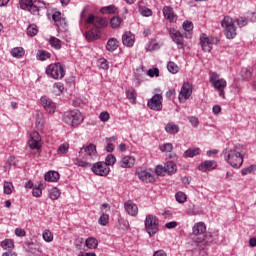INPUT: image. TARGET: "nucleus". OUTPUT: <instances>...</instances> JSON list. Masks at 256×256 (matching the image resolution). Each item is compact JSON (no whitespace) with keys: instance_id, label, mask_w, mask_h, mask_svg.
Here are the masks:
<instances>
[{"instance_id":"nucleus-26","label":"nucleus","mask_w":256,"mask_h":256,"mask_svg":"<svg viewBox=\"0 0 256 256\" xmlns=\"http://www.w3.org/2000/svg\"><path fill=\"white\" fill-rule=\"evenodd\" d=\"M100 35H101V32L99 31V29L94 28V29L86 32V39L88 41H97V39H99Z\"/></svg>"},{"instance_id":"nucleus-57","label":"nucleus","mask_w":256,"mask_h":256,"mask_svg":"<svg viewBox=\"0 0 256 256\" xmlns=\"http://www.w3.org/2000/svg\"><path fill=\"white\" fill-rule=\"evenodd\" d=\"M184 31H193V22L191 21H185L182 25Z\"/></svg>"},{"instance_id":"nucleus-46","label":"nucleus","mask_w":256,"mask_h":256,"mask_svg":"<svg viewBox=\"0 0 256 256\" xmlns=\"http://www.w3.org/2000/svg\"><path fill=\"white\" fill-rule=\"evenodd\" d=\"M115 11H117L115 6H107V7L101 8L100 13H103L106 15H111V14L115 13Z\"/></svg>"},{"instance_id":"nucleus-29","label":"nucleus","mask_w":256,"mask_h":256,"mask_svg":"<svg viewBox=\"0 0 256 256\" xmlns=\"http://www.w3.org/2000/svg\"><path fill=\"white\" fill-rule=\"evenodd\" d=\"M165 131L170 135H177V133L179 132V125H176L175 123L170 122L165 126Z\"/></svg>"},{"instance_id":"nucleus-17","label":"nucleus","mask_w":256,"mask_h":256,"mask_svg":"<svg viewBox=\"0 0 256 256\" xmlns=\"http://www.w3.org/2000/svg\"><path fill=\"white\" fill-rule=\"evenodd\" d=\"M215 169H217V161L215 160H206L198 166V170L202 171V173H207V171H213Z\"/></svg>"},{"instance_id":"nucleus-22","label":"nucleus","mask_w":256,"mask_h":256,"mask_svg":"<svg viewBox=\"0 0 256 256\" xmlns=\"http://www.w3.org/2000/svg\"><path fill=\"white\" fill-rule=\"evenodd\" d=\"M120 167L122 169H131L133 165H135V157L132 156H124L120 162H119Z\"/></svg>"},{"instance_id":"nucleus-19","label":"nucleus","mask_w":256,"mask_h":256,"mask_svg":"<svg viewBox=\"0 0 256 256\" xmlns=\"http://www.w3.org/2000/svg\"><path fill=\"white\" fill-rule=\"evenodd\" d=\"M85 152V159H97V147L94 144H90L83 147L80 153Z\"/></svg>"},{"instance_id":"nucleus-7","label":"nucleus","mask_w":256,"mask_h":256,"mask_svg":"<svg viewBox=\"0 0 256 256\" xmlns=\"http://www.w3.org/2000/svg\"><path fill=\"white\" fill-rule=\"evenodd\" d=\"M219 43L218 37L207 36L206 34H201L200 36V45L203 51L209 53L213 49V45Z\"/></svg>"},{"instance_id":"nucleus-28","label":"nucleus","mask_w":256,"mask_h":256,"mask_svg":"<svg viewBox=\"0 0 256 256\" xmlns=\"http://www.w3.org/2000/svg\"><path fill=\"white\" fill-rule=\"evenodd\" d=\"M164 168L168 175H175L177 173V164L173 161L166 162Z\"/></svg>"},{"instance_id":"nucleus-35","label":"nucleus","mask_w":256,"mask_h":256,"mask_svg":"<svg viewBox=\"0 0 256 256\" xmlns=\"http://www.w3.org/2000/svg\"><path fill=\"white\" fill-rule=\"evenodd\" d=\"M94 27H96V29L107 27V19L96 17Z\"/></svg>"},{"instance_id":"nucleus-25","label":"nucleus","mask_w":256,"mask_h":256,"mask_svg":"<svg viewBox=\"0 0 256 256\" xmlns=\"http://www.w3.org/2000/svg\"><path fill=\"white\" fill-rule=\"evenodd\" d=\"M205 231H207V226L203 222L196 223L192 228L193 235H203Z\"/></svg>"},{"instance_id":"nucleus-47","label":"nucleus","mask_w":256,"mask_h":256,"mask_svg":"<svg viewBox=\"0 0 256 256\" xmlns=\"http://www.w3.org/2000/svg\"><path fill=\"white\" fill-rule=\"evenodd\" d=\"M43 184H39L38 187L33 188L32 195L33 197H40L43 195Z\"/></svg>"},{"instance_id":"nucleus-3","label":"nucleus","mask_w":256,"mask_h":256,"mask_svg":"<svg viewBox=\"0 0 256 256\" xmlns=\"http://www.w3.org/2000/svg\"><path fill=\"white\" fill-rule=\"evenodd\" d=\"M221 26L225 29L227 39H235L237 37V28L235 27V20L229 16H225L221 22Z\"/></svg>"},{"instance_id":"nucleus-54","label":"nucleus","mask_w":256,"mask_h":256,"mask_svg":"<svg viewBox=\"0 0 256 256\" xmlns=\"http://www.w3.org/2000/svg\"><path fill=\"white\" fill-rule=\"evenodd\" d=\"M219 74L217 72L209 73V82L213 85L216 81H220Z\"/></svg>"},{"instance_id":"nucleus-12","label":"nucleus","mask_w":256,"mask_h":256,"mask_svg":"<svg viewBox=\"0 0 256 256\" xmlns=\"http://www.w3.org/2000/svg\"><path fill=\"white\" fill-rule=\"evenodd\" d=\"M40 102L42 107L45 109L47 113H55V110L57 109V105L49 97L42 96L40 99Z\"/></svg>"},{"instance_id":"nucleus-40","label":"nucleus","mask_w":256,"mask_h":256,"mask_svg":"<svg viewBox=\"0 0 256 256\" xmlns=\"http://www.w3.org/2000/svg\"><path fill=\"white\" fill-rule=\"evenodd\" d=\"M116 161L117 159L115 158V155L109 154L105 158L104 165H106V167H111V165H115Z\"/></svg>"},{"instance_id":"nucleus-55","label":"nucleus","mask_w":256,"mask_h":256,"mask_svg":"<svg viewBox=\"0 0 256 256\" xmlns=\"http://www.w3.org/2000/svg\"><path fill=\"white\" fill-rule=\"evenodd\" d=\"M98 223H100L103 227L109 223V215L108 214H102L98 220Z\"/></svg>"},{"instance_id":"nucleus-33","label":"nucleus","mask_w":256,"mask_h":256,"mask_svg":"<svg viewBox=\"0 0 256 256\" xmlns=\"http://www.w3.org/2000/svg\"><path fill=\"white\" fill-rule=\"evenodd\" d=\"M1 247L5 250H11L15 248V242L12 239H5L1 242Z\"/></svg>"},{"instance_id":"nucleus-43","label":"nucleus","mask_w":256,"mask_h":256,"mask_svg":"<svg viewBox=\"0 0 256 256\" xmlns=\"http://www.w3.org/2000/svg\"><path fill=\"white\" fill-rule=\"evenodd\" d=\"M37 33H39V30L37 29V25L32 24L27 28V35H29V37H35Z\"/></svg>"},{"instance_id":"nucleus-45","label":"nucleus","mask_w":256,"mask_h":256,"mask_svg":"<svg viewBox=\"0 0 256 256\" xmlns=\"http://www.w3.org/2000/svg\"><path fill=\"white\" fill-rule=\"evenodd\" d=\"M68 151H69V144L68 143L61 144L57 149L58 155H65V153H67Z\"/></svg>"},{"instance_id":"nucleus-37","label":"nucleus","mask_w":256,"mask_h":256,"mask_svg":"<svg viewBox=\"0 0 256 256\" xmlns=\"http://www.w3.org/2000/svg\"><path fill=\"white\" fill-rule=\"evenodd\" d=\"M13 189H15V187L13 186V183L4 182L3 192L5 195H11V193H13Z\"/></svg>"},{"instance_id":"nucleus-63","label":"nucleus","mask_w":256,"mask_h":256,"mask_svg":"<svg viewBox=\"0 0 256 256\" xmlns=\"http://www.w3.org/2000/svg\"><path fill=\"white\" fill-rule=\"evenodd\" d=\"M118 221H119L120 229H127L129 227V222L127 220L119 219Z\"/></svg>"},{"instance_id":"nucleus-51","label":"nucleus","mask_w":256,"mask_h":256,"mask_svg":"<svg viewBox=\"0 0 256 256\" xmlns=\"http://www.w3.org/2000/svg\"><path fill=\"white\" fill-rule=\"evenodd\" d=\"M160 151H162L163 153H171V151H173V144L171 143H166L160 146Z\"/></svg>"},{"instance_id":"nucleus-4","label":"nucleus","mask_w":256,"mask_h":256,"mask_svg":"<svg viewBox=\"0 0 256 256\" xmlns=\"http://www.w3.org/2000/svg\"><path fill=\"white\" fill-rule=\"evenodd\" d=\"M145 229L150 237L157 235L159 232V218L153 214H149L145 219Z\"/></svg>"},{"instance_id":"nucleus-8","label":"nucleus","mask_w":256,"mask_h":256,"mask_svg":"<svg viewBox=\"0 0 256 256\" xmlns=\"http://www.w3.org/2000/svg\"><path fill=\"white\" fill-rule=\"evenodd\" d=\"M91 169L95 175L100 177H107L111 171V168L105 162H97L92 165Z\"/></svg>"},{"instance_id":"nucleus-36","label":"nucleus","mask_w":256,"mask_h":256,"mask_svg":"<svg viewBox=\"0 0 256 256\" xmlns=\"http://www.w3.org/2000/svg\"><path fill=\"white\" fill-rule=\"evenodd\" d=\"M36 57L39 61H47L51 57V54L45 50H40Z\"/></svg>"},{"instance_id":"nucleus-49","label":"nucleus","mask_w":256,"mask_h":256,"mask_svg":"<svg viewBox=\"0 0 256 256\" xmlns=\"http://www.w3.org/2000/svg\"><path fill=\"white\" fill-rule=\"evenodd\" d=\"M139 13L143 15V17H151L153 15V11L147 7H140Z\"/></svg>"},{"instance_id":"nucleus-59","label":"nucleus","mask_w":256,"mask_h":256,"mask_svg":"<svg viewBox=\"0 0 256 256\" xmlns=\"http://www.w3.org/2000/svg\"><path fill=\"white\" fill-rule=\"evenodd\" d=\"M147 75H149V77H159V68L148 70Z\"/></svg>"},{"instance_id":"nucleus-2","label":"nucleus","mask_w":256,"mask_h":256,"mask_svg":"<svg viewBox=\"0 0 256 256\" xmlns=\"http://www.w3.org/2000/svg\"><path fill=\"white\" fill-rule=\"evenodd\" d=\"M20 8L29 11L32 15H39V10L45 8V4L39 0H19Z\"/></svg>"},{"instance_id":"nucleus-58","label":"nucleus","mask_w":256,"mask_h":256,"mask_svg":"<svg viewBox=\"0 0 256 256\" xmlns=\"http://www.w3.org/2000/svg\"><path fill=\"white\" fill-rule=\"evenodd\" d=\"M74 164L78 167H91V164L79 159L74 160Z\"/></svg>"},{"instance_id":"nucleus-6","label":"nucleus","mask_w":256,"mask_h":256,"mask_svg":"<svg viewBox=\"0 0 256 256\" xmlns=\"http://www.w3.org/2000/svg\"><path fill=\"white\" fill-rule=\"evenodd\" d=\"M83 114L79 110H72L64 114V123L70 125V127H75V125H81L83 123Z\"/></svg>"},{"instance_id":"nucleus-56","label":"nucleus","mask_w":256,"mask_h":256,"mask_svg":"<svg viewBox=\"0 0 256 256\" xmlns=\"http://www.w3.org/2000/svg\"><path fill=\"white\" fill-rule=\"evenodd\" d=\"M165 173H167L165 170V166H162V165L156 166V168H155L156 175L163 177V176H165Z\"/></svg>"},{"instance_id":"nucleus-9","label":"nucleus","mask_w":256,"mask_h":256,"mask_svg":"<svg viewBox=\"0 0 256 256\" xmlns=\"http://www.w3.org/2000/svg\"><path fill=\"white\" fill-rule=\"evenodd\" d=\"M148 107L152 111H161L163 109V96L161 94H155L148 100Z\"/></svg>"},{"instance_id":"nucleus-11","label":"nucleus","mask_w":256,"mask_h":256,"mask_svg":"<svg viewBox=\"0 0 256 256\" xmlns=\"http://www.w3.org/2000/svg\"><path fill=\"white\" fill-rule=\"evenodd\" d=\"M136 174L143 183H155V173L153 170H140Z\"/></svg>"},{"instance_id":"nucleus-10","label":"nucleus","mask_w":256,"mask_h":256,"mask_svg":"<svg viewBox=\"0 0 256 256\" xmlns=\"http://www.w3.org/2000/svg\"><path fill=\"white\" fill-rule=\"evenodd\" d=\"M193 93V86L189 82H184V84L181 87V91L179 93L178 99L182 103H185L189 97H191Z\"/></svg>"},{"instance_id":"nucleus-61","label":"nucleus","mask_w":256,"mask_h":256,"mask_svg":"<svg viewBox=\"0 0 256 256\" xmlns=\"http://www.w3.org/2000/svg\"><path fill=\"white\" fill-rule=\"evenodd\" d=\"M167 99H170V101H173L175 99V89H170L166 92Z\"/></svg>"},{"instance_id":"nucleus-14","label":"nucleus","mask_w":256,"mask_h":256,"mask_svg":"<svg viewBox=\"0 0 256 256\" xmlns=\"http://www.w3.org/2000/svg\"><path fill=\"white\" fill-rule=\"evenodd\" d=\"M28 144L30 149H41V135H39V132L34 131L30 134Z\"/></svg>"},{"instance_id":"nucleus-42","label":"nucleus","mask_w":256,"mask_h":256,"mask_svg":"<svg viewBox=\"0 0 256 256\" xmlns=\"http://www.w3.org/2000/svg\"><path fill=\"white\" fill-rule=\"evenodd\" d=\"M255 171H256V164H252L246 168H243L241 170V173L243 176H245V175H250V173H255Z\"/></svg>"},{"instance_id":"nucleus-62","label":"nucleus","mask_w":256,"mask_h":256,"mask_svg":"<svg viewBox=\"0 0 256 256\" xmlns=\"http://www.w3.org/2000/svg\"><path fill=\"white\" fill-rule=\"evenodd\" d=\"M97 19V17H95L93 14H90L88 16V18L86 19V23L88 25H95V20Z\"/></svg>"},{"instance_id":"nucleus-50","label":"nucleus","mask_w":256,"mask_h":256,"mask_svg":"<svg viewBox=\"0 0 256 256\" xmlns=\"http://www.w3.org/2000/svg\"><path fill=\"white\" fill-rule=\"evenodd\" d=\"M241 75L245 81H249V79L252 77L253 74L251 73V70L247 68H243L241 71Z\"/></svg>"},{"instance_id":"nucleus-32","label":"nucleus","mask_w":256,"mask_h":256,"mask_svg":"<svg viewBox=\"0 0 256 256\" xmlns=\"http://www.w3.org/2000/svg\"><path fill=\"white\" fill-rule=\"evenodd\" d=\"M126 97L130 101V103H135L137 99V91H135V89L126 90Z\"/></svg>"},{"instance_id":"nucleus-60","label":"nucleus","mask_w":256,"mask_h":256,"mask_svg":"<svg viewBox=\"0 0 256 256\" xmlns=\"http://www.w3.org/2000/svg\"><path fill=\"white\" fill-rule=\"evenodd\" d=\"M188 120L190 121L192 126H194V127L199 126V118L198 117L190 116V117H188Z\"/></svg>"},{"instance_id":"nucleus-31","label":"nucleus","mask_w":256,"mask_h":256,"mask_svg":"<svg viewBox=\"0 0 256 256\" xmlns=\"http://www.w3.org/2000/svg\"><path fill=\"white\" fill-rule=\"evenodd\" d=\"M12 57H16L17 59H20V57H23L25 55V49L23 47H16L11 50Z\"/></svg>"},{"instance_id":"nucleus-39","label":"nucleus","mask_w":256,"mask_h":256,"mask_svg":"<svg viewBox=\"0 0 256 256\" xmlns=\"http://www.w3.org/2000/svg\"><path fill=\"white\" fill-rule=\"evenodd\" d=\"M49 197H50V199H52V201H57V199H59V197H61V191H59V189H57V188H52L50 190Z\"/></svg>"},{"instance_id":"nucleus-52","label":"nucleus","mask_w":256,"mask_h":256,"mask_svg":"<svg viewBox=\"0 0 256 256\" xmlns=\"http://www.w3.org/2000/svg\"><path fill=\"white\" fill-rule=\"evenodd\" d=\"M175 197L178 203H185V201H187V195H185L184 192L176 193Z\"/></svg>"},{"instance_id":"nucleus-23","label":"nucleus","mask_w":256,"mask_h":256,"mask_svg":"<svg viewBox=\"0 0 256 256\" xmlns=\"http://www.w3.org/2000/svg\"><path fill=\"white\" fill-rule=\"evenodd\" d=\"M122 43L126 47H133L135 44V35H133L131 32H126L122 35Z\"/></svg>"},{"instance_id":"nucleus-20","label":"nucleus","mask_w":256,"mask_h":256,"mask_svg":"<svg viewBox=\"0 0 256 256\" xmlns=\"http://www.w3.org/2000/svg\"><path fill=\"white\" fill-rule=\"evenodd\" d=\"M214 89H217L219 96L225 99V88L227 87V81L223 78H220L218 81L212 84Z\"/></svg>"},{"instance_id":"nucleus-21","label":"nucleus","mask_w":256,"mask_h":256,"mask_svg":"<svg viewBox=\"0 0 256 256\" xmlns=\"http://www.w3.org/2000/svg\"><path fill=\"white\" fill-rule=\"evenodd\" d=\"M162 11L165 19L171 21V23H177V16L170 6H165Z\"/></svg>"},{"instance_id":"nucleus-38","label":"nucleus","mask_w":256,"mask_h":256,"mask_svg":"<svg viewBox=\"0 0 256 256\" xmlns=\"http://www.w3.org/2000/svg\"><path fill=\"white\" fill-rule=\"evenodd\" d=\"M49 44L51 45V47H53L54 49H61V40H59L56 37H50L49 39Z\"/></svg>"},{"instance_id":"nucleus-53","label":"nucleus","mask_w":256,"mask_h":256,"mask_svg":"<svg viewBox=\"0 0 256 256\" xmlns=\"http://www.w3.org/2000/svg\"><path fill=\"white\" fill-rule=\"evenodd\" d=\"M99 119H100V121H102V123H107V121H109V119H111V115L109 114V112L103 111L100 113Z\"/></svg>"},{"instance_id":"nucleus-24","label":"nucleus","mask_w":256,"mask_h":256,"mask_svg":"<svg viewBox=\"0 0 256 256\" xmlns=\"http://www.w3.org/2000/svg\"><path fill=\"white\" fill-rule=\"evenodd\" d=\"M59 172L57 171H49L45 174L44 179L45 181H48L49 183H57L60 179Z\"/></svg>"},{"instance_id":"nucleus-27","label":"nucleus","mask_w":256,"mask_h":256,"mask_svg":"<svg viewBox=\"0 0 256 256\" xmlns=\"http://www.w3.org/2000/svg\"><path fill=\"white\" fill-rule=\"evenodd\" d=\"M106 49H107V51H110L111 53H113V51H117V49H119V42H118V40L115 39V38H110L107 41Z\"/></svg>"},{"instance_id":"nucleus-48","label":"nucleus","mask_w":256,"mask_h":256,"mask_svg":"<svg viewBox=\"0 0 256 256\" xmlns=\"http://www.w3.org/2000/svg\"><path fill=\"white\" fill-rule=\"evenodd\" d=\"M110 25H111L112 29H117V27H119V25H121V19L119 18V16H114L110 20Z\"/></svg>"},{"instance_id":"nucleus-5","label":"nucleus","mask_w":256,"mask_h":256,"mask_svg":"<svg viewBox=\"0 0 256 256\" xmlns=\"http://www.w3.org/2000/svg\"><path fill=\"white\" fill-rule=\"evenodd\" d=\"M46 75L52 79H63L65 77V68L61 63H52L47 66Z\"/></svg>"},{"instance_id":"nucleus-44","label":"nucleus","mask_w":256,"mask_h":256,"mask_svg":"<svg viewBox=\"0 0 256 256\" xmlns=\"http://www.w3.org/2000/svg\"><path fill=\"white\" fill-rule=\"evenodd\" d=\"M42 237L46 243H51L53 241V232L50 230H45L42 234Z\"/></svg>"},{"instance_id":"nucleus-15","label":"nucleus","mask_w":256,"mask_h":256,"mask_svg":"<svg viewBox=\"0 0 256 256\" xmlns=\"http://www.w3.org/2000/svg\"><path fill=\"white\" fill-rule=\"evenodd\" d=\"M52 19L58 29L65 31V29L67 28V20H65V18L61 16V12H54L52 15Z\"/></svg>"},{"instance_id":"nucleus-18","label":"nucleus","mask_w":256,"mask_h":256,"mask_svg":"<svg viewBox=\"0 0 256 256\" xmlns=\"http://www.w3.org/2000/svg\"><path fill=\"white\" fill-rule=\"evenodd\" d=\"M195 245L200 249L198 256H207V251L205 247H207L209 241L207 240V236H203V238H196L194 241Z\"/></svg>"},{"instance_id":"nucleus-16","label":"nucleus","mask_w":256,"mask_h":256,"mask_svg":"<svg viewBox=\"0 0 256 256\" xmlns=\"http://www.w3.org/2000/svg\"><path fill=\"white\" fill-rule=\"evenodd\" d=\"M124 208L128 215L131 217H137V214L139 213V207H137V204H135L133 200L126 201L124 203Z\"/></svg>"},{"instance_id":"nucleus-34","label":"nucleus","mask_w":256,"mask_h":256,"mask_svg":"<svg viewBox=\"0 0 256 256\" xmlns=\"http://www.w3.org/2000/svg\"><path fill=\"white\" fill-rule=\"evenodd\" d=\"M199 153H201V149L199 148H194V149H188L184 152V157H197V155H199Z\"/></svg>"},{"instance_id":"nucleus-13","label":"nucleus","mask_w":256,"mask_h":256,"mask_svg":"<svg viewBox=\"0 0 256 256\" xmlns=\"http://www.w3.org/2000/svg\"><path fill=\"white\" fill-rule=\"evenodd\" d=\"M169 34L171 39L176 43L178 49H183L184 44H183V34L176 30L175 28H170L169 29Z\"/></svg>"},{"instance_id":"nucleus-64","label":"nucleus","mask_w":256,"mask_h":256,"mask_svg":"<svg viewBox=\"0 0 256 256\" xmlns=\"http://www.w3.org/2000/svg\"><path fill=\"white\" fill-rule=\"evenodd\" d=\"M153 256H167V252H165V250H157L154 252Z\"/></svg>"},{"instance_id":"nucleus-30","label":"nucleus","mask_w":256,"mask_h":256,"mask_svg":"<svg viewBox=\"0 0 256 256\" xmlns=\"http://www.w3.org/2000/svg\"><path fill=\"white\" fill-rule=\"evenodd\" d=\"M85 245L86 247H88V249H97L99 242L97 241V239L90 237L86 239Z\"/></svg>"},{"instance_id":"nucleus-1","label":"nucleus","mask_w":256,"mask_h":256,"mask_svg":"<svg viewBox=\"0 0 256 256\" xmlns=\"http://www.w3.org/2000/svg\"><path fill=\"white\" fill-rule=\"evenodd\" d=\"M247 148L244 145L236 144L233 148H225L222 152L224 161L233 169H239L243 165V157H245Z\"/></svg>"},{"instance_id":"nucleus-41","label":"nucleus","mask_w":256,"mask_h":256,"mask_svg":"<svg viewBox=\"0 0 256 256\" xmlns=\"http://www.w3.org/2000/svg\"><path fill=\"white\" fill-rule=\"evenodd\" d=\"M167 69L169 73H172L173 75H175V73H179V66H177L175 62H168Z\"/></svg>"}]
</instances>
